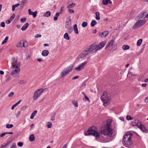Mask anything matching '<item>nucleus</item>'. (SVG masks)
<instances>
[{
    "label": "nucleus",
    "instance_id": "obj_1",
    "mask_svg": "<svg viewBox=\"0 0 148 148\" xmlns=\"http://www.w3.org/2000/svg\"><path fill=\"white\" fill-rule=\"evenodd\" d=\"M112 121L110 120H108L107 123L106 128L101 131V134L105 136L108 137H111L112 136L113 132V130L110 128V123Z\"/></svg>",
    "mask_w": 148,
    "mask_h": 148
},
{
    "label": "nucleus",
    "instance_id": "obj_2",
    "mask_svg": "<svg viewBox=\"0 0 148 148\" xmlns=\"http://www.w3.org/2000/svg\"><path fill=\"white\" fill-rule=\"evenodd\" d=\"M132 135V134L128 132L123 136V141L124 143L125 146L126 147H130L132 144V142L130 140Z\"/></svg>",
    "mask_w": 148,
    "mask_h": 148
},
{
    "label": "nucleus",
    "instance_id": "obj_3",
    "mask_svg": "<svg viewBox=\"0 0 148 148\" xmlns=\"http://www.w3.org/2000/svg\"><path fill=\"white\" fill-rule=\"evenodd\" d=\"M114 39H112L108 42L105 47L106 50L112 51L116 50L117 49V45L114 43Z\"/></svg>",
    "mask_w": 148,
    "mask_h": 148
},
{
    "label": "nucleus",
    "instance_id": "obj_4",
    "mask_svg": "<svg viewBox=\"0 0 148 148\" xmlns=\"http://www.w3.org/2000/svg\"><path fill=\"white\" fill-rule=\"evenodd\" d=\"M86 135H92L95 137L96 139L98 138L100 136V133L97 131L93 130L92 127H89L88 130L85 132Z\"/></svg>",
    "mask_w": 148,
    "mask_h": 148
},
{
    "label": "nucleus",
    "instance_id": "obj_5",
    "mask_svg": "<svg viewBox=\"0 0 148 148\" xmlns=\"http://www.w3.org/2000/svg\"><path fill=\"white\" fill-rule=\"evenodd\" d=\"M44 92V89L42 88L37 90L34 92L33 99L36 100Z\"/></svg>",
    "mask_w": 148,
    "mask_h": 148
},
{
    "label": "nucleus",
    "instance_id": "obj_6",
    "mask_svg": "<svg viewBox=\"0 0 148 148\" xmlns=\"http://www.w3.org/2000/svg\"><path fill=\"white\" fill-rule=\"evenodd\" d=\"M73 66V64H71L69 66L64 69L61 73V75L62 76L64 77L69 73L71 71Z\"/></svg>",
    "mask_w": 148,
    "mask_h": 148
},
{
    "label": "nucleus",
    "instance_id": "obj_7",
    "mask_svg": "<svg viewBox=\"0 0 148 148\" xmlns=\"http://www.w3.org/2000/svg\"><path fill=\"white\" fill-rule=\"evenodd\" d=\"M145 20H140L137 21L133 25L132 28L133 29H135L139 27H141L146 23Z\"/></svg>",
    "mask_w": 148,
    "mask_h": 148
},
{
    "label": "nucleus",
    "instance_id": "obj_8",
    "mask_svg": "<svg viewBox=\"0 0 148 148\" xmlns=\"http://www.w3.org/2000/svg\"><path fill=\"white\" fill-rule=\"evenodd\" d=\"M88 53L85 49L79 55L77 58V60L79 61H81L85 59L86 55L88 54Z\"/></svg>",
    "mask_w": 148,
    "mask_h": 148
},
{
    "label": "nucleus",
    "instance_id": "obj_9",
    "mask_svg": "<svg viewBox=\"0 0 148 148\" xmlns=\"http://www.w3.org/2000/svg\"><path fill=\"white\" fill-rule=\"evenodd\" d=\"M101 99L102 102H108L110 101V98L107 96L106 92H104L101 97Z\"/></svg>",
    "mask_w": 148,
    "mask_h": 148
},
{
    "label": "nucleus",
    "instance_id": "obj_10",
    "mask_svg": "<svg viewBox=\"0 0 148 148\" xmlns=\"http://www.w3.org/2000/svg\"><path fill=\"white\" fill-rule=\"evenodd\" d=\"M20 66L18 64L16 66V69L12 71L11 73V75L12 76L14 77H16L17 76V74L20 71Z\"/></svg>",
    "mask_w": 148,
    "mask_h": 148
},
{
    "label": "nucleus",
    "instance_id": "obj_11",
    "mask_svg": "<svg viewBox=\"0 0 148 148\" xmlns=\"http://www.w3.org/2000/svg\"><path fill=\"white\" fill-rule=\"evenodd\" d=\"M85 49L87 53H88V54L94 50H95V51H96V45L95 44L90 45L89 48H87Z\"/></svg>",
    "mask_w": 148,
    "mask_h": 148
},
{
    "label": "nucleus",
    "instance_id": "obj_12",
    "mask_svg": "<svg viewBox=\"0 0 148 148\" xmlns=\"http://www.w3.org/2000/svg\"><path fill=\"white\" fill-rule=\"evenodd\" d=\"M17 47H26L28 46V44L26 41L23 42L21 41L16 45Z\"/></svg>",
    "mask_w": 148,
    "mask_h": 148
},
{
    "label": "nucleus",
    "instance_id": "obj_13",
    "mask_svg": "<svg viewBox=\"0 0 148 148\" xmlns=\"http://www.w3.org/2000/svg\"><path fill=\"white\" fill-rule=\"evenodd\" d=\"M106 43V41H103L101 42L98 45H96V51H98L99 50L101 49L105 45Z\"/></svg>",
    "mask_w": 148,
    "mask_h": 148
},
{
    "label": "nucleus",
    "instance_id": "obj_14",
    "mask_svg": "<svg viewBox=\"0 0 148 148\" xmlns=\"http://www.w3.org/2000/svg\"><path fill=\"white\" fill-rule=\"evenodd\" d=\"M87 62H84L81 63L80 65L76 67L75 69V70H77L78 71H80L82 69H83L85 66L87 64Z\"/></svg>",
    "mask_w": 148,
    "mask_h": 148
},
{
    "label": "nucleus",
    "instance_id": "obj_15",
    "mask_svg": "<svg viewBox=\"0 0 148 148\" xmlns=\"http://www.w3.org/2000/svg\"><path fill=\"white\" fill-rule=\"evenodd\" d=\"M17 59L15 58H12L11 61L12 67L16 68V66L17 65V64H18L20 65L18 63L17 64ZM19 66H20V65Z\"/></svg>",
    "mask_w": 148,
    "mask_h": 148
},
{
    "label": "nucleus",
    "instance_id": "obj_16",
    "mask_svg": "<svg viewBox=\"0 0 148 148\" xmlns=\"http://www.w3.org/2000/svg\"><path fill=\"white\" fill-rule=\"evenodd\" d=\"M141 123L138 120H135L132 122V125L133 126H137L138 127L139 125H140Z\"/></svg>",
    "mask_w": 148,
    "mask_h": 148
},
{
    "label": "nucleus",
    "instance_id": "obj_17",
    "mask_svg": "<svg viewBox=\"0 0 148 148\" xmlns=\"http://www.w3.org/2000/svg\"><path fill=\"white\" fill-rule=\"evenodd\" d=\"M29 14L30 15H32L34 17H35L36 16V14L37 12L36 11H35L34 12L31 11V9H29L28 10Z\"/></svg>",
    "mask_w": 148,
    "mask_h": 148
},
{
    "label": "nucleus",
    "instance_id": "obj_18",
    "mask_svg": "<svg viewBox=\"0 0 148 148\" xmlns=\"http://www.w3.org/2000/svg\"><path fill=\"white\" fill-rule=\"evenodd\" d=\"M109 32L108 31H105L102 33H100L99 34V35L102 38H103L106 37L108 35Z\"/></svg>",
    "mask_w": 148,
    "mask_h": 148
},
{
    "label": "nucleus",
    "instance_id": "obj_19",
    "mask_svg": "<svg viewBox=\"0 0 148 148\" xmlns=\"http://www.w3.org/2000/svg\"><path fill=\"white\" fill-rule=\"evenodd\" d=\"M138 128L143 132H145L147 130V129L145 128V126L141 123L140 125H139Z\"/></svg>",
    "mask_w": 148,
    "mask_h": 148
},
{
    "label": "nucleus",
    "instance_id": "obj_20",
    "mask_svg": "<svg viewBox=\"0 0 148 148\" xmlns=\"http://www.w3.org/2000/svg\"><path fill=\"white\" fill-rule=\"evenodd\" d=\"M147 14V12H142L138 16V17L139 19H142L143 18L145 17V18L146 17H145V16Z\"/></svg>",
    "mask_w": 148,
    "mask_h": 148
},
{
    "label": "nucleus",
    "instance_id": "obj_21",
    "mask_svg": "<svg viewBox=\"0 0 148 148\" xmlns=\"http://www.w3.org/2000/svg\"><path fill=\"white\" fill-rule=\"evenodd\" d=\"M49 51L47 50H43L42 53V55L43 56H47L49 54Z\"/></svg>",
    "mask_w": 148,
    "mask_h": 148
},
{
    "label": "nucleus",
    "instance_id": "obj_22",
    "mask_svg": "<svg viewBox=\"0 0 148 148\" xmlns=\"http://www.w3.org/2000/svg\"><path fill=\"white\" fill-rule=\"evenodd\" d=\"M29 25V24L28 23H26L21 28V30L22 31H24L25 30Z\"/></svg>",
    "mask_w": 148,
    "mask_h": 148
},
{
    "label": "nucleus",
    "instance_id": "obj_23",
    "mask_svg": "<svg viewBox=\"0 0 148 148\" xmlns=\"http://www.w3.org/2000/svg\"><path fill=\"white\" fill-rule=\"evenodd\" d=\"M27 1V0H22L21 3L20 4L21 5V7L22 8H23V6L25 5Z\"/></svg>",
    "mask_w": 148,
    "mask_h": 148
},
{
    "label": "nucleus",
    "instance_id": "obj_24",
    "mask_svg": "<svg viewBox=\"0 0 148 148\" xmlns=\"http://www.w3.org/2000/svg\"><path fill=\"white\" fill-rule=\"evenodd\" d=\"M37 112V111L36 110H35L31 114L30 118L31 119H33L34 118V116H35Z\"/></svg>",
    "mask_w": 148,
    "mask_h": 148
},
{
    "label": "nucleus",
    "instance_id": "obj_25",
    "mask_svg": "<svg viewBox=\"0 0 148 148\" xmlns=\"http://www.w3.org/2000/svg\"><path fill=\"white\" fill-rule=\"evenodd\" d=\"M103 5H106L109 3H111L110 0H103Z\"/></svg>",
    "mask_w": 148,
    "mask_h": 148
},
{
    "label": "nucleus",
    "instance_id": "obj_26",
    "mask_svg": "<svg viewBox=\"0 0 148 148\" xmlns=\"http://www.w3.org/2000/svg\"><path fill=\"white\" fill-rule=\"evenodd\" d=\"M35 139V137L33 134L29 136V140L30 141L32 142L34 141V140Z\"/></svg>",
    "mask_w": 148,
    "mask_h": 148
},
{
    "label": "nucleus",
    "instance_id": "obj_27",
    "mask_svg": "<svg viewBox=\"0 0 148 148\" xmlns=\"http://www.w3.org/2000/svg\"><path fill=\"white\" fill-rule=\"evenodd\" d=\"M51 14V12L49 11H47L44 14L43 16L45 17H48Z\"/></svg>",
    "mask_w": 148,
    "mask_h": 148
},
{
    "label": "nucleus",
    "instance_id": "obj_28",
    "mask_svg": "<svg viewBox=\"0 0 148 148\" xmlns=\"http://www.w3.org/2000/svg\"><path fill=\"white\" fill-rule=\"evenodd\" d=\"M74 30L75 33L78 34V30L77 28V26L76 24H75L74 25Z\"/></svg>",
    "mask_w": 148,
    "mask_h": 148
},
{
    "label": "nucleus",
    "instance_id": "obj_29",
    "mask_svg": "<svg viewBox=\"0 0 148 148\" xmlns=\"http://www.w3.org/2000/svg\"><path fill=\"white\" fill-rule=\"evenodd\" d=\"M97 23V22L95 20H92L90 23V25L91 27H94Z\"/></svg>",
    "mask_w": 148,
    "mask_h": 148
},
{
    "label": "nucleus",
    "instance_id": "obj_30",
    "mask_svg": "<svg viewBox=\"0 0 148 148\" xmlns=\"http://www.w3.org/2000/svg\"><path fill=\"white\" fill-rule=\"evenodd\" d=\"M95 14H96V20H100V17H99V12H96V13H95Z\"/></svg>",
    "mask_w": 148,
    "mask_h": 148
},
{
    "label": "nucleus",
    "instance_id": "obj_31",
    "mask_svg": "<svg viewBox=\"0 0 148 148\" xmlns=\"http://www.w3.org/2000/svg\"><path fill=\"white\" fill-rule=\"evenodd\" d=\"M64 38L67 40H69L70 39V37L69 36L68 34L67 33H65L64 35Z\"/></svg>",
    "mask_w": 148,
    "mask_h": 148
},
{
    "label": "nucleus",
    "instance_id": "obj_32",
    "mask_svg": "<svg viewBox=\"0 0 148 148\" xmlns=\"http://www.w3.org/2000/svg\"><path fill=\"white\" fill-rule=\"evenodd\" d=\"M142 42V39H140L138 40L137 43V46H139L140 45Z\"/></svg>",
    "mask_w": 148,
    "mask_h": 148
},
{
    "label": "nucleus",
    "instance_id": "obj_33",
    "mask_svg": "<svg viewBox=\"0 0 148 148\" xmlns=\"http://www.w3.org/2000/svg\"><path fill=\"white\" fill-rule=\"evenodd\" d=\"M130 48V47L127 45H124L123 46L122 49L124 50H127Z\"/></svg>",
    "mask_w": 148,
    "mask_h": 148
},
{
    "label": "nucleus",
    "instance_id": "obj_34",
    "mask_svg": "<svg viewBox=\"0 0 148 148\" xmlns=\"http://www.w3.org/2000/svg\"><path fill=\"white\" fill-rule=\"evenodd\" d=\"M20 102H16V103L13 105L11 107V109L12 110H14L15 108L17 106Z\"/></svg>",
    "mask_w": 148,
    "mask_h": 148
},
{
    "label": "nucleus",
    "instance_id": "obj_35",
    "mask_svg": "<svg viewBox=\"0 0 148 148\" xmlns=\"http://www.w3.org/2000/svg\"><path fill=\"white\" fill-rule=\"evenodd\" d=\"M75 5V3H72L71 4L69 5H68L67 6V8H71L74 7Z\"/></svg>",
    "mask_w": 148,
    "mask_h": 148
},
{
    "label": "nucleus",
    "instance_id": "obj_36",
    "mask_svg": "<svg viewBox=\"0 0 148 148\" xmlns=\"http://www.w3.org/2000/svg\"><path fill=\"white\" fill-rule=\"evenodd\" d=\"M13 126V124H7L6 126V127L7 128H10L12 127Z\"/></svg>",
    "mask_w": 148,
    "mask_h": 148
},
{
    "label": "nucleus",
    "instance_id": "obj_37",
    "mask_svg": "<svg viewBox=\"0 0 148 148\" xmlns=\"http://www.w3.org/2000/svg\"><path fill=\"white\" fill-rule=\"evenodd\" d=\"M8 36H6V37H5L4 40L2 42V44L3 45V44L7 42L8 39Z\"/></svg>",
    "mask_w": 148,
    "mask_h": 148
},
{
    "label": "nucleus",
    "instance_id": "obj_38",
    "mask_svg": "<svg viewBox=\"0 0 148 148\" xmlns=\"http://www.w3.org/2000/svg\"><path fill=\"white\" fill-rule=\"evenodd\" d=\"M87 23L86 22H84L82 23V26L84 27H85L86 26H87Z\"/></svg>",
    "mask_w": 148,
    "mask_h": 148
},
{
    "label": "nucleus",
    "instance_id": "obj_39",
    "mask_svg": "<svg viewBox=\"0 0 148 148\" xmlns=\"http://www.w3.org/2000/svg\"><path fill=\"white\" fill-rule=\"evenodd\" d=\"M126 119L127 120H132L133 119V118L129 115H127L126 116Z\"/></svg>",
    "mask_w": 148,
    "mask_h": 148
},
{
    "label": "nucleus",
    "instance_id": "obj_40",
    "mask_svg": "<svg viewBox=\"0 0 148 148\" xmlns=\"http://www.w3.org/2000/svg\"><path fill=\"white\" fill-rule=\"evenodd\" d=\"M15 17V14H13L10 17V20L11 21H12V20L13 19L14 17Z\"/></svg>",
    "mask_w": 148,
    "mask_h": 148
},
{
    "label": "nucleus",
    "instance_id": "obj_41",
    "mask_svg": "<svg viewBox=\"0 0 148 148\" xmlns=\"http://www.w3.org/2000/svg\"><path fill=\"white\" fill-rule=\"evenodd\" d=\"M85 96V98H84L83 99V100L84 101H86V100L87 101H88L89 102H90V100L89 98L87 97L85 95H84Z\"/></svg>",
    "mask_w": 148,
    "mask_h": 148
},
{
    "label": "nucleus",
    "instance_id": "obj_42",
    "mask_svg": "<svg viewBox=\"0 0 148 148\" xmlns=\"http://www.w3.org/2000/svg\"><path fill=\"white\" fill-rule=\"evenodd\" d=\"M26 18H22L21 19L20 21L21 23H24L26 21Z\"/></svg>",
    "mask_w": 148,
    "mask_h": 148
},
{
    "label": "nucleus",
    "instance_id": "obj_43",
    "mask_svg": "<svg viewBox=\"0 0 148 148\" xmlns=\"http://www.w3.org/2000/svg\"><path fill=\"white\" fill-rule=\"evenodd\" d=\"M10 148H16V144L15 143H14L11 146Z\"/></svg>",
    "mask_w": 148,
    "mask_h": 148
},
{
    "label": "nucleus",
    "instance_id": "obj_44",
    "mask_svg": "<svg viewBox=\"0 0 148 148\" xmlns=\"http://www.w3.org/2000/svg\"><path fill=\"white\" fill-rule=\"evenodd\" d=\"M68 30H69L68 31V33H71V32L73 31V29L71 28V27H70L68 29Z\"/></svg>",
    "mask_w": 148,
    "mask_h": 148
},
{
    "label": "nucleus",
    "instance_id": "obj_45",
    "mask_svg": "<svg viewBox=\"0 0 148 148\" xmlns=\"http://www.w3.org/2000/svg\"><path fill=\"white\" fill-rule=\"evenodd\" d=\"M23 143L21 142H19L17 143V145L20 147H21L23 145Z\"/></svg>",
    "mask_w": 148,
    "mask_h": 148
},
{
    "label": "nucleus",
    "instance_id": "obj_46",
    "mask_svg": "<svg viewBox=\"0 0 148 148\" xmlns=\"http://www.w3.org/2000/svg\"><path fill=\"white\" fill-rule=\"evenodd\" d=\"M48 125H47V127L49 128H50L51 127V124L50 122H48Z\"/></svg>",
    "mask_w": 148,
    "mask_h": 148
},
{
    "label": "nucleus",
    "instance_id": "obj_47",
    "mask_svg": "<svg viewBox=\"0 0 148 148\" xmlns=\"http://www.w3.org/2000/svg\"><path fill=\"white\" fill-rule=\"evenodd\" d=\"M14 95V92H11L8 95V97H12Z\"/></svg>",
    "mask_w": 148,
    "mask_h": 148
},
{
    "label": "nucleus",
    "instance_id": "obj_48",
    "mask_svg": "<svg viewBox=\"0 0 148 148\" xmlns=\"http://www.w3.org/2000/svg\"><path fill=\"white\" fill-rule=\"evenodd\" d=\"M0 25L1 27H5V23L4 22H2L1 23Z\"/></svg>",
    "mask_w": 148,
    "mask_h": 148
},
{
    "label": "nucleus",
    "instance_id": "obj_49",
    "mask_svg": "<svg viewBox=\"0 0 148 148\" xmlns=\"http://www.w3.org/2000/svg\"><path fill=\"white\" fill-rule=\"evenodd\" d=\"M41 36V35L40 34H37L34 36L35 38H38L40 37Z\"/></svg>",
    "mask_w": 148,
    "mask_h": 148
},
{
    "label": "nucleus",
    "instance_id": "obj_50",
    "mask_svg": "<svg viewBox=\"0 0 148 148\" xmlns=\"http://www.w3.org/2000/svg\"><path fill=\"white\" fill-rule=\"evenodd\" d=\"M109 102H103V105L105 106H108L109 104Z\"/></svg>",
    "mask_w": 148,
    "mask_h": 148
},
{
    "label": "nucleus",
    "instance_id": "obj_51",
    "mask_svg": "<svg viewBox=\"0 0 148 148\" xmlns=\"http://www.w3.org/2000/svg\"><path fill=\"white\" fill-rule=\"evenodd\" d=\"M56 114L55 113L54 114V115L53 116H51V121H53L54 120V118H55V115Z\"/></svg>",
    "mask_w": 148,
    "mask_h": 148
},
{
    "label": "nucleus",
    "instance_id": "obj_52",
    "mask_svg": "<svg viewBox=\"0 0 148 148\" xmlns=\"http://www.w3.org/2000/svg\"><path fill=\"white\" fill-rule=\"evenodd\" d=\"M20 113V111H18V112L16 114V117H18L19 116Z\"/></svg>",
    "mask_w": 148,
    "mask_h": 148
},
{
    "label": "nucleus",
    "instance_id": "obj_53",
    "mask_svg": "<svg viewBox=\"0 0 148 148\" xmlns=\"http://www.w3.org/2000/svg\"><path fill=\"white\" fill-rule=\"evenodd\" d=\"M75 107H77L78 106L77 102H73Z\"/></svg>",
    "mask_w": 148,
    "mask_h": 148
},
{
    "label": "nucleus",
    "instance_id": "obj_54",
    "mask_svg": "<svg viewBox=\"0 0 148 148\" xmlns=\"http://www.w3.org/2000/svg\"><path fill=\"white\" fill-rule=\"evenodd\" d=\"M11 21H10V19H9L8 20H6L5 21V23L7 24H9L11 23Z\"/></svg>",
    "mask_w": 148,
    "mask_h": 148
},
{
    "label": "nucleus",
    "instance_id": "obj_55",
    "mask_svg": "<svg viewBox=\"0 0 148 148\" xmlns=\"http://www.w3.org/2000/svg\"><path fill=\"white\" fill-rule=\"evenodd\" d=\"M68 12L70 13H73L74 12V11L73 10L70 9L68 10Z\"/></svg>",
    "mask_w": 148,
    "mask_h": 148
},
{
    "label": "nucleus",
    "instance_id": "obj_56",
    "mask_svg": "<svg viewBox=\"0 0 148 148\" xmlns=\"http://www.w3.org/2000/svg\"><path fill=\"white\" fill-rule=\"evenodd\" d=\"M6 133L5 132H4V133H2L0 135V136L1 137H3L4 135L6 134Z\"/></svg>",
    "mask_w": 148,
    "mask_h": 148
},
{
    "label": "nucleus",
    "instance_id": "obj_57",
    "mask_svg": "<svg viewBox=\"0 0 148 148\" xmlns=\"http://www.w3.org/2000/svg\"><path fill=\"white\" fill-rule=\"evenodd\" d=\"M60 13H61V12H59L56 13V14L55 16H57L58 17L59 16V15Z\"/></svg>",
    "mask_w": 148,
    "mask_h": 148
},
{
    "label": "nucleus",
    "instance_id": "obj_58",
    "mask_svg": "<svg viewBox=\"0 0 148 148\" xmlns=\"http://www.w3.org/2000/svg\"><path fill=\"white\" fill-rule=\"evenodd\" d=\"M146 86H147V84H143L141 85V86L143 87H145Z\"/></svg>",
    "mask_w": 148,
    "mask_h": 148
},
{
    "label": "nucleus",
    "instance_id": "obj_59",
    "mask_svg": "<svg viewBox=\"0 0 148 148\" xmlns=\"http://www.w3.org/2000/svg\"><path fill=\"white\" fill-rule=\"evenodd\" d=\"M15 7V8H16V7H17L19 5H20V4L19 3H17L16 4L14 5H13Z\"/></svg>",
    "mask_w": 148,
    "mask_h": 148
},
{
    "label": "nucleus",
    "instance_id": "obj_60",
    "mask_svg": "<svg viewBox=\"0 0 148 148\" xmlns=\"http://www.w3.org/2000/svg\"><path fill=\"white\" fill-rule=\"evenodd\" d=\"M42 58H39L37 59V60L39 62H40L42 61Z\"/></svg>",
    "mask_w": 148,
    "mask_h": 148
},
{
    "label": "nucleus",
    "instance_id": "obj_61",
    "mask_svg": "<svg viewBox=\"0 0 148 148\" xmlns=\"http://www.w3.org/2000/svg\"><path fill=\"white\" fill-rule=\"evenodd\" d=\"M15 7L14 6V5H13L12 7V11H14L15 9Z\"/></svg>",
    "mask_w": 148,
    "mask_h": 148
},
{
    "label": "nucleus",
    "instance_id": "obj_62",
    "mask_svg": "<svg viewBox=\"0 0 148 148\" xmlns=\"http://www.w3.org/2000/svg\"><path fill=\"white\" fill-rule=\"evenodd\" d=\"M78 77L79 76H75L72 79H76L78 78Z\"/></svg>",
    "mask_w": 148,
    "mask_h": 148
},
{
    "label": "nucleus",
    "instance_id": "obj_63",
    "mask_svg": "<svg viewBox=\"0 0 148 148\" xmlns=\"http://www.w3.org/2000/svg\"><path fill=\"white\" fill-rule=\"evenodd\" d=\"M11 141H8L6 143V144H7V145H9L11 143Z\"/></svg>",
    "mask_w": 148,
    "mask_h": 148
},
{
    "label": "nucleus",
    "instance_id": "obj_64",
    "mask_svg": "<svg viewBox=\"0 0 148 148\" xmlns=\"http://www.w3.org/2000/svg\"><path fill=\"white\" fill-rule=\"evenodd\" d=\"M145 102H148V97L145 98Z\"/></svg>",
    "mask_w": 148,
    "mask_h": 148
}]
</instances>
